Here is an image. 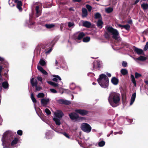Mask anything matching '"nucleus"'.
<instances>
[{"label": "nucleus", "mask_w": 148, "mask_h": 148, "mask_svg": "<svg viewBox=\"0 0 148 148\" xmlns=\"http://www.w3.org/2000/svg\"><path fill=\"white\" fill-rule=\"evenodd\" d=\"M107 75L109 77H111V75L110 73H107Z\"/></svg>", "instance_id": "nucleus-61"}, {"label": "nucleus", "mask_w": 148, "mask_h": 148, "mask_svg": "<svg viewBox=\"0 0 148 148\" xmlns=\"http://www.w3.org/2000/svg\"><path fill=\"white\" fill-rule=\"evenodd\" d=\"M112 83L115 85H116L118 84L119 79L115 77H113L111 80Z\"/></svg>", "instance_id": "nucleus-21"}, {"label": "nucleus", "mask_w": 148, "mask_h": 148, "mask_svg": "<svg viewBox=\"0 0 148 148\" xmlns=\"http://www.w3.org/2000/svg\"><path fill=\"white\" fill-rule=\"evenodd\" d=\"M78 119L79 120H82L84 119V117H81V116H79L78 115Z\"/></svg>", "instance_id": "nucleus-54"}, {"label": "nucleus", "mask_w": 148, "mask_h": 148, "mask_svg": "<svg viewBox=\"0 0 148 148\" xmlns=\"http://www.w3.org/2000/svg\"><path fill=\"white\" fill-rule=\"evenodd\" d=\"M41 72L44 75H47L48 74L47 73L44 69L42 70Z\"/></svg>", "instance_id": "nucleus-51"}, {"label": "nucleus", "mask_w": 148, "mask_h": 148, "mask_svg": "<svg viewBox=\"0 0 148 148\" xmlns=\"http://www.w3.org/2000/svg\"><path fill=\"white\" fill-rule=\"evenodd\" d=\"M136 95V92H134L132 95L131 97V98L130 102V105H132L134 102Z\"/></svg>", "instance_id": "nucleus-20"}, {"label": "nucleus", "mask_w": 148, "mask_h": 148, "mask_svg": "<svg viewBox=\"0 0 148 148\" xmlns=\"http://www.w3.org/2000/svg\"><path fill=\"white\" fill-rule=\"evenodd\" d=\"M74 23L73 22H68V26L69 28L74 26Z\"/></svg>", "instance_id": "nucleus-41"}, {"label": "nucleus", "mask_w": 148, "mask_h": 148, "mask_svg": "<svg viewBox=\"0 0 148 148\" xmlns=\"http://www.w3.org/2000/svg\"><path fill=\"white\" fill-rule=\"evenodd\" d=\"M14 1L15 3H17V8L20 11H21L22 10V8L21 7L22 4L21 1L18 0H15Z\"/></svg>", "instance_id": "nucleus-13"}, {"label": "nucleus", "mask_w": 148, "mask_h": 148, "mask_svg": "<svg viewBox=\"0 0 148 148\" xmlns=\"http://www.w3.org/2000/svg\"><path fill=\"white\" fill-rule=\"evenodd\" d=\"M3 69V66L1 65H0V74H1Z\"/></svg>", "instance_id": "nucleus-55"}, {"label": "nucleus", "mask_w": 148, "mask_h": 148, "mask_svg": "<svg viewBox=\"0 0 148 148\" xmlns=\"http://www.w3.org/2000/svg\"><path fill=\"white\" fill-rule=\"evenodd\" d=\"M118 134H121L123 133V131H120L119 132H118Z\"/></svg>", "instance_id": "nucleus-60"}, {"label": "nucleus", "mask_w": 148, "mask_h": 148, "mask_svg": "<svg viewBox=\"0 0 148 148\" xmlns=\"http://www.w3.org/2000/svg\"><path fill=\"white\" fill-rule=\"evenodd\" d=\"M14 134L13 133L9 131H6L4 133L3 136L2 138V141L3 144L4 146L3 148L8 147L7 146H5L4 145H6V143H11V145L13 147H16V145L18 144L19 141L18 138L16 137L14 138L13 139Z\"/></svg>", "instance_id": "nucleus-1"}, {"label": "nucleus", "mask_w": 148, "mask_h": 148, "mask_svg": "<svg viewBox=\"0 0 148 148\" xmlns=\"http://www.w3.org/2000/svg\"><path fill=\"white\" fill-rule=\"evenodd\" d=\"M88 15V13L87 9L85 8H82V17L83 18L86 17Z\"/></svg>", "instance_id": "nucleus-16"}, {"label": "nucleus", "mask_w": 148, "mask_h": 148, "mask_svg": "<svg viewBox=\"0 0 148 148\" xmlns=\"http://www.w3.org/2000/svg\"><path fill=\"white\" fill-rule=\"evenodd\" d=\"M45 27L48 29H51L53 28L55 26V25L54 24H46L45 25Z\"/></svg>", "instance_id": "nucleus-24"}, {"label": "nucleus", "mask_w": 148, "mask_h": 148, "mask_svg": "<svg viewBox=\"0 0 148 148\" xmlns=\"http://www.w3.org/2000/svg\"><path fill=\"white\" fill-rule=\"evenodd\" d=\"M90 40V37L86 36L83 38V41L84 42H89Z\"/></svg>", "instance_id": "nucleus-33"}, {"label": "nucleus", "mask_w": 148, "mask_h": 148, "mask_svg": "<svg viewBox=\"0 0 148 148\" xmlns=\"http://www.w3.org/2000/svg\"><path fill=\"white\" fill-rule=\"evenodd\" d=\"M95 18L96 19H100L101 18V15L98 12L96 13L95 15Z\"/></svg>", "instance_id": "nucleus-31"}, {"label": "nucleus", "mask_w": 148, "mask_h": 148, "mask_svg": "<svg viewBox=\"0 0 148 148\" xmlns=\"http://www.w3.org/2000/svg\"><path fill=\"white\" fill-rule=\"evenodd\" d=\"M55 65L56 66H58V62L57 60H56Z\"/></svg>", "instance_id": "nucleus-59"}, {"label": "nucleus", "mask_w": 148, "mask_h": 148, "mask_svg": "<svg viewBox=\"0 0 148 148\" xmlns=\"http://www.w3.org/2000/svg\"><path fill=\"white\" fill-rule=\"evenodd\" d=\"M91 25V23L87 21H83L82 22V26L87 28H90Z\"/></svg>", "instance_id": "nucleus-15"}, {"label": "nucleus", "mask_w": 148, "mask_h": 148, "mask_svg": "<svg viewBox=\"0 0 148 148\" xmlns=\"http://www.w3.org/2000/svg\"><path fill=\"white\" fill-rule=\"evenodd\" d=\"M45 96L44 94L42 92L38 93L37 95V97L38 98L43 97Z\"/></svg>", "instance_id": "nucleus-39"}, {"label": "nucleus", "mask_w": 148, "mask_h": 148, "mask_svg": "<svg viewBox=\"0 0 148 148\" xmlns=\"http://www.w3.org/2000/svg\"><path fill=\"white\" fill-rule=\"evenodd\" d=\"M145 83L148 85V81H145Z\"/></svg>", "instance_id": "nucleus-64"}, {"label": "nucleus", "mask_w": 148, "mask_h": 148, "mask_svg": "<svg viewBox=\"0 0 148 148\" xmlns=\"http://www.w3.org/2000/svg\"><path fill=\"white\" fill-rule=\"evenodd\" d=\"M82 0H72L73 2L75 3L76 2H78L79 3L81 2Z\"/></svg>", "instance_id": "nucleus-53"}, {"label": "nucleus", "mask_w": 148, "mask_h": 148, "mask_svg": "<svg viewBox=\"0 0 148 148\" xmlns=\"http://www.w3.org/2000/svg\"><path fill=\"white\" fill-rule=\"evenodd\" d=\"M37 79L40 82H42V78L41 77H37Z\"/></svg>", "instance_id": "nucleus-52"}, {"label": "nucleus", "mask_w": 148, "mask_h": 148, "mask_svg": "<svg viewBox=\"0 0 148 148\" xmlns=\"http://www.w3.org/2000/svg\"><path fill=\"white\" fill-rule=\"evenodd\" d=\"M137 59L140 61H143L147 59V58L145 56H140L139 57L137 58Z\"/></svg>", "instance_id": "nucleus-30"}, {"label": "nucleus", "mask_w": 148, "mask_h": 148, "mask_svg": "<svg viewBox=\"0 0 148 148\" xmlns=\"http://www.w3.org/2000/svg\"><path fill=\"white\" fill-rule=\"evenodd\" d=\"M105 145V142L103 140H102L99 142L98 145L99 147H102Z\"/></svg>", "instance_id": "nucleus-35"}, {"label": "nucleus", "mask_w": 148, "mask_h": 148, "mask_svg": "<svg viewBox=\"0 0 148 148\" xmlns=\"http://www.w3.org/2000/svg\"><path fill=\"white\" fill-rule=\"evenodd\" d=\"M140 1V0H136L135 1L134 3V5H136V4L138 3Z\"/></svg>", "instance_id": "nucleus-57"}, {"label": "nucleus", "mask_w": 148, "mask_h": 148, "mask_svg": "<svg viewBox=\"0 0 148 148\" xmlns=\"http://www.w3.org/2000/svg\"><path fill=\"white\" fill-rule=\"evenodd\" d=\"M49 101V98L46 99L44 98L42 99H41V103L42 105L43 106H46Z\"/></svg>", "instance_id": "nucleus-14"}, {"label": "nucleus", "mask_w": 148, "mask_h": 148, "mask_svg": "<svg viewBox=\"0 0 148 148\" xmlns=\"http://www.w3.org/2000/svg\"><path fill=\"white\" fill-rule=\"evenodd\" d=\"M63 134L66 137V138L69 139L70 138V136L67 133H66V132H64L63 133Z\"/></svg>", "instance_id": "nucleus-49"}, {"label": "nucleus", "mask_w": 148, "mask_h": 148, "mask_svg": "<svg viewBox=\"0 0 148 148\" xmlns=\"http://www.w3.org/2000/svg\"><path fill=\"white\" fill-rule=\"evenodd\" d=\"M108 100L111 105L113 107L117 106L116 105L120 100V95L115 92H112L110 95Z\"/></svg>", "instance_id": "nucleus-2"}, {"label": "nucleus", "mask_w": 148, "mask_h": 148, "mask_svg": "<svg viewBox=\"0 0 148 148\" xmlns=\"http://www.w3.org/2000/svg\"><path fill=\"white\" fill-rule=\"evenodd\" d=\"M34 78H32L30 80V83L33 87H35L36 88L35 91L37 92L40 91L42 89V87L39 86H38V82L37 80L35 79L34 81Z\"/></svg>", "instance_id": "nucleus-7"}, {"label": "nucleus", "mask_w": 148, "mask_h": 148, "mask_svg": "<svg viewBox=\"0 0 148 148\" xmlns=\"http://www.w3.org/2000/svg\"><path fill=\"white\" fill-rule=\"evenodd\" d=\"M121 73L123 75H125L128 73V71L125 69H122L121 70Z\"/></svg>", "instance_id": "nucleus-26"}, {"label": "nucleus", "mask_w": 148, "mask_h": 148, "mask_svg": "<svg viewBox=\"0 0 148 148\" xmlns=\"http://www.w3.org/2000/svg\"><path fill=\"white\" fill-rule=\"evenodd\" d=\"M69 10L70 11H74V10L72 8H70Z\"/></svg>", "instance_id": "nucleus-63"}, {"label": "nucleus", "mask_w": 148, "mask_h": 148, "mask_svg": "<svg viewBox=\"0 0 148 148\" xmlns=\"http://www.w3.org/2000/svg\"><path fill=\"white\" fill-rule=\"evenodd\" d=\"M131 81L132 83L134 84L135 86H136V81L134 76L133 75H131Z\"/></svg>", "instance_id": "nucleus-27"}, {"label": "nucleus", "mask_w": 148, "mask_h": 148, "mask_svg": "<svg viewBox=\"0 0 148 148\" xmlns=\"http://www.w3.org/2000/svg\"><path fill=\"white\" fill-rule=\"evenodd\" d=\"M4 61V59L1 57H0V61L3 62Z\"/></svg>", "instance_id": "nucleus-58"}, {"label": "nucleus", "mask_w": 148, "mask_h": 148, "mask_svg": "<svg viewBox=\"0 0 148 148\" xmlns=\"http://www.w3.org/2000/svg\"><path fill=\"white\" fill-rule=\"evenodd\" d=\"M123 27L127 30H129L130 28V26L128 24L123 25Z\"/></svg>", "instance_id": "nucleus-44"}, {"label": "nucleus", "mask_w": 148, "mask_h": 148, "mask_svg": "<svg viewBox=\"0 0 148 148\" xmlns=\"http://www.w3.org/2000/svg\"><path fill=\"white\" fill-rule=\"evenodd\" d=\"M37 69L38 70H39L41 72L43 69V68L41 66H38Z\"/></svg>", "instance_id": "nucleus-50"}, {"label": "nucleus", "mask_w": 148, "mask_h": 148, "mask_svg": "<svg viewBox=\"0 0 148 148\" xmlns=\"http://www.w3.org/2000/svg\"><path fill=\"white\" fill-rule=\"evenodd\" d=\"M113 10V8L111 7L108 8L106 9V12L108 13H110Z\"/></svg>", "instance_id": "nucleus-36"}, {"label": "nucleus", "mask_w": 148, "mask_h": 148, "mask_svg": "<svg viewBox=\"0 0 148 148\" xmlns=\"http://www.w3.org/2000/svg\"><path fill=\"white\" fill-rule=\"evenodd\" d=\"M134 51L136 52L138 55H141L143 54V50L140 49H139L138 48L134 46Z\"/></svg>", "instance_id": "nucleus-18"}, {"label": "nucleus", "mask_w": 148, "mask_h": 148, "mask_svg": "<svg viewBox=\"0 0 148 148\" xmlns=\"http://www.w3.org/2000/svg\"><path fill=\"white\" fill-rule=\"evenodd\" d=\"M70 118L72 120L78 119V115L75 112H72L69 114Z\"/></svg>", "instance_id": "nucleus-11"}, {"label": "nucleus", "mask_w": 148, "mask_h": 148, "mask_svg": "<svg viewBox=\"0 0 148 148\" xmlns=\"http://www.w3.org/2000/svg\"><path fill=\"white\" fill-rule=\"evenodd\" d=\"M47 83L48 84L53 86L54 87H58L59 85V84L55 83L51 81H48L47 82Z\"/></svg>", "instance_id": "nucleus-23"}, {"label": "nucleus", "mask_w": 148, "mask_h": 148, "mask_svg": "<svg viewBox=\"0 0 148 148\" xmlns=\"http://www.w3.org/2000/svg\"><path fill=\"white\" fill-rule=\"evenodd\" d=\"M122 65L124 67H126L127 66V63L125 61H123L122 63Z\"/></svg>", "instance_id": "nucleus-46"}, {"label": "nucleus", "mask_w": 148, "mask_h": 148, "mask_svg": "<svg viewBox=\"0 0 148 148\" xmlns=\"http://www.w3.org/2000/svg\"><path fill=\"white\" fill-rule=\"evenodd\" d=\"M135 77L136 78H138L141 77L142 76V75L137 72H136L135 74Z\"/></svg>", "instance_id": "nucleus-43"}, {"label": "nucleus", "mask_w": 148, "mask_h": 148, "mask_svg": "<svg viewBox=\"0 0 148 148\" xmlns=\"http://www.w3.org/2000/svg\"><path fill=\"white\" fill-rule=\"evenodd\" d=\"M113 131L112 130L110 131V134H108L107 135V136L108 137H109L110 136V135L111 134H112L113 133Z\"/></svg>", "instance_id": "nucleus-56"}, {"label": "nucleus", "mask_w": 148, "mask_h": 148, "mask_svg": "<svg viewBox=\"0 0 148 148\" xmlns=\"http://www.w3.org/2000/svg\"><path fill=\"white\" fill-rule=\"evenodd\" d=\"M97 81L100 86L103 88H106L109 85V79L105 74H101L99 76Z\"/></svg>", "instance_id": "nucleus-3"}, {"label": "nucleus", "mask_w": 148, "mask_h": 148, "mask_svg": "<svg viewBox=\"0 0 148 148\" xmlns=\"http://www.w3.org/2000/svg\"><path fill=\"white\" fill-rule=\"evenodd\" d=\"M86 7L89 12H90L92 9V7L88 4L86 5Z\"/></svg>", "instance_id": "nucleus-40"}, {"label": "nucleus", "mask_w": 148, "mask_h": 148, "mask_svg": "<svg viewBox=\"0 0 148 148\" xmlns=\"http://www.w3.org/2000/svg\"><path fill=\"white\" fill-rule=\"evenodd\" d=\"M85 34L83 32H76L73 36L74 39L76 40H80L85 36Z\"/></svg>", "instance_id": "nucleus-8"}, {"label": "nucleus", "mask_w": 148, "mask_h": 148, "mask_svg": "<svg viewBox=\"0 0 148 148\" xmlns=\"http://www.w3.org/2000/svg\"><path fill=\"white\" fill-rule=\"evenodd\" d=\"M128 23H129V24H131L132 23V20H129L128 22Z\"/></svg>", "instance_id": "nucleus-62"}, {"label": "nucleus", "mask_w": 148, "mask_h": 148, "mask_svg": "<svg viewBox=\"0 0 148 148\" xmlns=\"http://www.w3.org/2000/svg\"><path fill=\"white\" fill-rule=\"evenodd\" d=\"M54 114L56 118L60 119H61L64 115L63 112L60 110H57Z\"/></svg>", "instance_id": "nucleus-10"}, {"label": "nucleus", "mask_w": 148, "mask_h": 148, "mask_svg": "<svg viewBox=\"0 0 148 148\" xmlns=\"http://www.w3.org/2000/svg\"><path fill=\"white\" fill-rule=\"evenodd\" d=\"M53 120L55 122L56 125H60L61 124L60 120L58 118H53Z\"/></svg>", "instance_id": "nucleus-25"}, {"label": "nucleus", "mask_w": 148, "mask_h": 148, "mask_svg": "<svg viewBox=\"0 0 148 148\" xmlns=\"http://www.w3.org/2000/svg\"><path fill=\"white\" fill-rule=\"evenodd\" d=\"M56 42V39H54L51 41V42H49L47 45L43 46V48L47 49H49L45 52V53L47 54H49L52 50V48L53 47L55 44Z\"/></svg>", "instance_id": "nucleus-5"}, {"label": "nucleus", "mask_w": 148, "mask_h": 148, "mask_svg": "<svg viewBox=\"0 0 148 148\" xmlns=\"http://www.w3.org/2000/svg\"><path fill=\"white\" fill-rule=\"evenodd\" d=\"M45 112L47 115H50L51 113L50 110L47 108L45 110Z\"/></svg>", "instance_id": "nucleus-42"}, {"label": "nucleus", "mask_w": 148, "mask_h": 148, "mask_svg": "<svg viewBox=\"0 0 148 148\" xmlns=\"http://www.w3.org/2000/svg\"><path fill=\"white\" fill-rule=\"evenodd\" d=\"M39 63L42 66H44L46 64L45 61L41 59L39 61Z\"/></svg>", "instance_id": "nucleus-37"}, {"label": "nucleus", "mask_w": 148, "mask_h": 148, "mask_svg": "<svg viewBox=\"0 0 148 148\" xmlns=\"http://www.w3.org/2000/svg\"><path fill=\"white\" fill-rule=\"evenodd\" d=\"M58 103L61 104L65 105H69L71 102L70 101L64 99H60L58 100Z\"/></svg>", "instance_id": "nucleus-12"}, {"label": "nucleus", "mask_w": 148, "mask_h": 148, "mask_svg": "<svg viewBox=\"0 0 148 148\" xmlns=\"http://www.w3.org/2000/svg\"><path fill=\"white\" fill-rule=\"evenodd\" d=\"M81 128L84 132L89 133L91 130V127L87 123H83L81 125Z\"/></svg>", "instance_id": "nucleus-6"}, {"label": "nucleus", "mask_w": 148, "mask_h": 148, "mask_svg": "<svg viewBox=\"0 0 148 148\" xmlns=\"http://www.w3.org/2000/svg\"><path fill=\"white\" fill-rule=\"evenodd\" d=\"M2 86L4 88L6 89L9 86V84L7 81L3 82L2 84Z\"/></svg>", "instance_id": "nucleus-28"}, {"label": "nucleus", "mask_w": 148, "mask_h": 148, "mask_svg": "<svg viewBox=\"0 0 148 148\" xmlns=\"http://www.w3.org/2000/svg\"><path fill=\"white\" fill-rule=\"evenodd\" d=\"M103 24V22L101 20H99L97 23V25L98 27L101 26Z\"/></svg>", "instance_id": "nucleus-32"}, {"label": "nucleus", "mask_w": 148, "mask_h": 148, "mask_svg": "<svg viewBox=\"0 0 148 148\" xmlns=\"http://www.w3.org/2000/svg\"><path fill=\"white\" fill-rule=\"evenodd\" d=\"M53 76L54 77V78H53L52 79V80L53 81L57 82L58 80V79L60 81L61 80V78L59 77V76H58V75H53Z\"/></svg>", "instance_id": "nucleus-22"}, {"label": "nucleus", "mask_w": 148, "mask_h": 148, "mask_svg": "<svg viewBox=\"0 0 148 148\" xmlns=\"http://www.w3.org/2000/svg\"><path fill=\"white\" fill-rule=\"evenodd\" d=\"M92 65L93 67V69L92 70H93L94 69L96 65L97 67V68H100L101 67L100 62L99 61L94 62L92 64Z\"/></svg>", "instance_id": "nucleus-17"}, {"label": "nucleus", "mask_w": 148, "mask_h": 148, "mask_svg": "<svg viewBox=\"0 0 148 148\" xmlns=\"http://www.w3.org/2000/svg\"><path fill=\"white\" fill-rule=\"evenodd\" d=\"M148 49V42L146 43L144 48V50L146 51Z\"/></svg>", "instance_id": "nucleus-47"}, {"label": "nucleus", "mask_w": 148, "mask_h": 148, "mask_svg": "<svg viewBox=\"0 0 148 148\" xmlns=\"http://www.w3.org/2000/svg\"><path fill=\"white\" fill-rule=\"evenodd\" d=\"M75 112L79 114L82 116L86 115L88 114V111L83 109H76L75 110Z\"/></svg>", "instance_id": "nucleus-9"}, {"label": "nucleus", "mask_w": 148, "mask_h": 148, "mask_svg": "<svg viewBox=\"0 0 148 148\" xmlns=\"http://www.w3.org/2000/svg\"><path fill=\"white\" fill-rule=\"evenodd\" d=\"M141 8L143 10H147L148 8V4L143 3L141 5Z\"/></svg>", "instance_id": "nucleus-29"}, {"label": "nucleus", "mask_w": 148, "mask_h": 148, "mask_svg": "<svg viewBox=\"0 0 148 148\" xmlns=\"http://www.w3.org/2000/svg\"><path fill=\"white\" fill-rule=\"evenodd\" d=\"M50 90L51 92L53 93H56L57 92V91L54 89L51 88L50 89Z\"/></svg>", "instance_id": "nucleus-48"}, {"label": "nucleus", "mask_w": 148, "mask_h": 148, "mask_svg": "<svg viewBox=\"0 0 148 148\" xmlns=\"http://www.w3.org/2000/svg\"><path fill=\"white\" fill-rule=\"evenodd\" d=\"M31 98L34 103H36L37 102L36 100L34 97V95L33 93L31 94Z\"/></svg>", "instance_id": "nucleus-34"}, {"label": "nucleus", "mask_w": 148, "mask_h": 148, "mask_svg": "<svg viewBox=\"0 0 148 148\" xmlns=\"http://www.w3.org/2000/svg\"><path fill=\"white\" fill-rule=\"evenodd\" d=\"M105 38L107 39H109L110 38V35L108 32H105L104 34Z\"/></svg>", "instance_id": "nucleus-38"}, {"label": "nucleus", "mask_w": 148, "mask_h": 148, "mask_svg": "<svg viewBox=\"0 0 148 148\" xmlns=\"http://www.w3.org/2000/svg\"><path fill=\"white\" fill-rule=\"evenodd\" d=\"M17 133L18 135L20 136H21L23 134V131L21 130H18L17 131Z\"/></svg>", "instance_id": "nucleus-45"}, {"label": "nucleus", "mask_w": 148, "mask_h": 148, "mask_svg": "<svg viewBox=\"0 0 148 148\" xmlns=\"http://www.w3.org/2000/svg\"><path fill=\"white\" fill-rule=\"evenodd\" d=\"M107 31L111 33L112 35V38L115 40H118L120 38L119 36V33L118 30L112 27H109L107 29Z\"/></svg>", "instance_id": "nucleus-4"}, {"label": "nucleus", "mask_w": 148, "mask_h": 148, "mask_svg": "<svg viewBox=\"0 0 148 148\" xmlns=\"http://www.w3.org/2000/svg\"><path fill=\"white\" fill-rule=\"evenodd\" d=\"M39 6H37L36 7L35 10L36 12V17H38L41 14V11L39 10Z\"/></svg>", "instance_id": "nucleus-19"}]
</instances>
